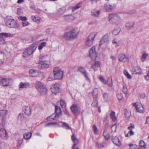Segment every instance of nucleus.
<instances>
[{
  "instance_id": "obj_55",
  "label": "nucleus",
  "mask_w": 149,
  "mask_h": 149,
  "mask_svg": "<svg viewBox=\"0 0 149 149\" xmlns=\"http://www.w3.org/2000/svg\"><path fill=\"white\" fill-rule=\"evenodd\" d=\"M62 127H65L66 129L69 130L70 129V127L68 125L65 123H63Z\"/></svg>"
},
{
  "instance_id": "obj_43",
  "label": "nucleus",
  "mask_w": 149,
  "mask_h": 149,
  "mask_svg": "<svg viewBox=\"0 0 149 149\" xmlns=\"http://www.w3.org/2000/svg\"><path fill=\"white\" fill-rule=\"evenodd\" d=\"M30 53V52H28L26 49L24 52L23 56L24 58L27 57L31 55Z\"/></svg>"
},
{
  "instance_id": "obj_9",
  "label": "nucleus",
  "mask_w": 149,
  "mask_h": 149,
  "mask_svg": "<svg viewBox=\"0 0 149 149\" xmlns=\"http://www.w3.org/2000/svg\"><path fill=\"white\" fill-rule=\"evenodd\" d=\"M78 70L83 74L86 79L89 82L91 81L90 79L89 78L88 74L86 70L83 67L80 66L78 68Z\"/></svg>"
},
{
  "instance_id": "obj_12",
  "label": "nucleus",
  "mask_w": 149,
  "mask_h": 149,
  "mask_svg": "<svg viewBox=\"0 0 149 149\" xmlns=\"http://www.w3.org/2000/svg\"><path fill=\"white\" fill-rule=\"evenodd\" d=\"M51 89L52 93L55 95H56L60 92L59 88L57 85H53L51 87Z\"/></svg>"
},
{
  "instance_id": "obj_62",
  "label": "nucleus",
  "mask_w": 149,
  "mask_h": 149,
  "mask_svg": "<svg viewBox=\"0 0 149 149\" xmlns=\"http://www.w3.org/2000/svg\"><path fill=\"white\" fill-rule=\"evenodd\" d=\"M18 18L19 19H20L22 21H24L27 20V18L25 17L19 16V17H18Z\"/></svg>"
},
{
  "instance_id": "obj_42",
  "label": "nucleus",
  "mask_w": 149,
  "mask_h": 149,
  "mask_svg": "<svg viewBox=\"0 0 149 149\" xmlns=\"http://www.w3.org/2000/svg\"><path fill=\"white\" fill-rule=\"evenodd\" d=\"M65 11V9L64 8H61L59 9L57 11V13L59 15L63 14Z\"/></svg>"
},
{
  "instance_id": "obj_1",
  "label": "nucleus",
  "mask_w": 149,
  "mask_h": 149,
  "mask_svg": "<svg viewBox=\"0 0 149 149\" xmlns=\"http://www.w3.org/2000/svg\"><path fill=\"white\" fill-rule=\"evenodd\" d=\"M79 31L78 28H74L72 30L65 33L63 38L68 40H72L76 38L79 35Z\"/></svg>"
},
{
  "instance_id": "obj_63",
  "label": "nucleus",
  "mask_w": 149,
  "mask_h": 149,
  "mask_svg": "<svg viewBox=\"0 0 149 149\" xmlns=\"http://www.w3.org/2000/svg\"><path fill=\"white\" fill-rule=\"evenodd\" d=\"M127 88L125 86H123V87L122 91L123 92L125 93L126 94L127 92Z\"/></svg>"
},
{
  "instance_id": "obj_48",
  "label": "nucleus",
  "mask_w": 149,
  "mask_h": 149,
  "mask_svg": "<svg viewBox=\"0 0 149 149\" xmlns=\"http://www.w3.org/2000/svg\"><path fill=\"white\" fill-rule=\"evenodd\" d=\"M60 104L62 107L63 108H66V104L64 100H60Z\"/></svg>"
},
{
  "instance_id": "obj_54",
  "label": "nucleus",
  "mask_w": 149,
  "mask_h": 149,
  "mask_svg": "<svg viewBox=\"0 0 149 149\" xmlns=\"http://www.w3.org/2000/svg\"><path fill=\"white\" fill-rule=\"evenodd\" d=\"M93 130L94 133L97 134H98V130L97 127L95 125H93Z\"/></svg>"
},
{
  "instance_id": "obj_44",
  "label": "nucleus",
  "mask_w": 149,
  "mask_h": 149,
  "mask_svg": "<svg viewBox=\"0 0 149 149\" xmlns=\"http://www.w3.org/2000/svg\"><path fill=\"white\" fill-rule=\"evenodd\" d=\"M98 90L97 88H95L93 91L92 93V95L94 98L97 97L98 93Z\"/></svg>"
},
{
  "instance_id": "obj_3",
  "label": "nucleus",
  "mask_w": 149,
  "mask_h": 149,
  "mask_svg": "<svg viewBox=\"0 0 149 149\" xmlns=\"http://www.w3.org/2000/svg\"><path fill=\"white\" fill-rule=\"evenodd\" d=\"M108 21L111 23L116 24H120L122 21V19L120 13L109 14L108 17Z\"/></svg>"
},
{
  "instance_id": "obj_34",
  "label": "nucleus",
  "mask_w": 149,
  "mask_h": 149,
  "mask_svg": "<svg viewBox=\"0 0 149 149\" xmlns=\"http://www.w3.org/2000/svg\"><path fill=\"white\" fill-rule=\"evenodd\" d=\"M93 41L87 38L85 42L86 46L88 47H91L93 44Z\"/></svg>"
},
{
  "instance_id": "obj_31",
  "label": "nucleus",
  "mask_w": 149,
  "mask_h": 149,
  "mask_svg": "<svg viewBox=\"0 0 149 149\" xmlns=\"http://www.w3.org/2000/svg\"><path fill=\"white\" fill-rule=\"evenodd\" d=\"M96 34L97 33L96 32H92L88 36V37L87 38L90 39V40L93 41V40L95 38Z\"/></svg>"
},
{
  "instance_id": "obj_20",
  "label": "nucleus",
  "mask_w": 149,
  "mask_h": 149,
  "mask_svg": "<svg viewBox=\"0 0 149 149\" xmlns=\"http://www.w3.org/2000/svg\"><path fill=\"white\" fill-rule=\"evenodd\" d=\"M23 110L24 113L28 116L30 115L31 114V110L30 107L29 106H24Z\"/></svg>"
},
{
  "instance_id": "obj_8",
  "label": "nucleus",
  "mask_w": 149,
  "mask_h": 149,
  "mask_svg": "<svg viewBox=\"0 0 149 149\" xmlns=\"http://www.w3.org/2000/svg\"><path fill=\"white\" fill-rule=\"evenodd\" d=\"M90 57L92 60H95L97 57L96 52L95 51V47L93 46L90 49L89 51Z\"/></svg>"
},
{
  "instance_id": "obj_32",
  "label": "nucleus",
  "mask_w": 149,
  "mask_h": 149,
  "mask_svg": "<svg viewBox=\"0 0 149 149\" xmlns=\"http://www.w3.org/2000/svg\"><path fill=\"white\" fill-rule=\"evenodd\" d=\"M114 6H113L110 4H105L104 6V9L107 11H111L113 8Z\"/></svg>"
},
{
  "instance_id": "obj_61",
  "label": "nucleus",
  "mask_w": 149,
  "mask_h": 149,
  "mask_svg": "<svg viewBox=\"0 0 149 149\" xmlns=\"http://www.w3.org/2000/svg\"><path fill=\"white\" fill-rule=\"evenodd\" d=\"M117 98L119 100H121L123 98V95L122 94H118L117 95Z\"/></svg>"
},
{
  "instance_id": "obj_14",
  "label": "nucleus",
  "mask_w": 149,
  "mask_h": 149,
  "mask_svg": "<svg viewBox=\"0 0 149 149\" xmlns=\"http://www.w3.org/2000/svg\"><path fill=\"white\" fill-rule=\"evenodd\" d=\"M37 45L35 43H33L29 46L27 49L28 52H30V54H31L36 50L37 48Z\"/></svg>"
},
{
  "instance_id": "obj_60",
  "label": "nucleus",
  "mask_w": 149,
  "mask_h": 149,
  "mask_svg": "<svg viewBox=\"0 0 149 149\" xmlns=\"http://www.w3.org/2000/svg\"><path fill=\"white\" fill-rule=\"evenodd\" d=\"M22 24L23 26H28L29 25V23L26 20L25 21H23Z\"/></svg>"
},
{
  "instance_id": "obj_25",
  "label": "nucleus",
  "mask_w": 149,
  "mask_h": 149,
  "mask_svg": "<svg viewBox=\"0 0 149 149\" xmlns=\"http://www.w3.org/2000/svg\"><path fill=\"white\" fill-rule=\"evenodd\" d=\"M29 74L31 76L35 77L37 76L38 75V72L35 70L31 69L29 71Z\"/></svg>"
},
{
  "instance_id": "obj_59",
  "label": "nucleus",
  "mask_w": 149,
  "mask_h": 149,
  "mask_svg": "<svg viewBox=\"0 0 149 149\" xmlns=\"http://www.w3.org/2000/svg\"><path fill=\"white\" fill-rule=\"evenodd\" d=\"M112 42L113 44H116L117 46H118L120 44V42L118 41L116 39H114L112 41Z\"/></svg>"
},
{
  "instance_id": "obj_5",
  "label": "nucleus",
  "mask_w": 149,
  "mask_h": 149,
  "mask_svg": "<svg viewBox=\"0 0 149 149\" xmlns=\"http://www.w3.org/2000/svg\"><path fill=\"white\" fill-rule=\"evenodd\" d=\"M35 86L40 95H44L46 94L47 90L43 83L39 81H37L36 82Z\"/></svg>"
},
{
  "instance_id": "obj_7",
  "label": "nucleus",
  "mask_w": 149,
  "mask_h": 149,
  "mask_svg": "<svg viewBox=\"0 0 149 149\" xmlns=\"http://www.w3.org/2000/svg\"><path fill=\"white\" fill-rule=\"evenodd\" d=\"M0 83L4 86H9L12 84L13 81L10 79L1 78Z\"/></svg>"
},
{
  "instance_id": "obj_16",
  "label": "nucleus",
  "mask_w": 149,
  "mask_h": 149,
  "mask_svg": "<svg viewBox=\"0 0 149 149\" xmlns=\"http://www.w3.org/2000/svg\"><path fill=\"white\" fill-rule=\"evenodd\" d=\"M113 143L117 146H119L121 145V143L118 138L116 136H113L112 139Z\"/></svg>"
},
{
  "instance_id": "obj_35",
  "label": "nucleus",
  "mask_w": 149,
  "mask_h": 149,
  "mask_svg": "<svg viewBox=\"0 0 149 149\" xmlns=\"http://www.w3.org/2000/svg\"><path fill=\"white\" fill-rule=\"evenodd\" d=\"M120 31V28L119 27H117L113 30L112 33L114 35H117Z\"/></svg>"
},
{
  "instance_id": "obj_28",
  "label": "nucleus",
  "mask_w": 149,
  "mask_h": 149,
  "mask_svg": "<svg viewBox=\"0 0 149 149\" xmlns=\"http://www.w3.org/2000/svg\"><path fill=\"white\" fill-rule=\"evenodd\" d=\"M14 34L8 33H0V37H13L14 36Z\"/></svg>"
},
{
  "instance_id": "obj_52",
  "label": "nucleus",
  "mask_w": 149,
  "mask_h": 149,
  "mask_svg": "<svg viewBox=\"0 0 149 149\" xmlns=\"http://www.w3.org/2000/svg\"><path fill=\"white\" fill-rule=\"evenodd\" d=\"M139 146L141 147H146V145L144 142L142 140H141L139 141Z\"/></svg>"
},
{
  "instance_id": "obj_58",
  "label": "nucleus",
  "mask_w": 149,
  "mask_h": 149,
  "mask_svg": "<svg viewBox=\"0 0 149 149\" xmlns=\"http://www.w3.org/2000/svg\"><path fill=\"white\" fill-rule=\"evenodd\" d=\"M97 101L96 99H95L93 101L92 104V106L93 107H96L97 105Z\"/></svg>"
},
{
  "instance_id": "obj_17",
  "label": "nucleus",
  "mask_w": 149,
  "mask_h": 149,
  "mask_svg": "<svg viewBox=\"0 0 149 149\" xmlns=\"http://www.w3.org/2000/svg\"><path fill=\"white\" fill-rule=\"evenodd\" d=\"M118 59V60L121 62L124 63L127 61L128 58L125 54H120L119 55Z\"/></svg>"
},
{
  "instance_id": "obj_4",
  "label": "nucleus",
  "mask_w": 149,
  "mask_h": 149,
  "mask_svg": "<svg viewBox=\"0 0 149 149\" xmlns=\"http://www.w3.org/2000/svg\"><path fill=\"white\" fill-rule=\"evenodd\" d=\"M4 21L6 26L9 28H17L19 26L16 21L11 16L6 17Z\"/></svg>"
},
{
  "instance_id": "obj_6",
  "label": "nucleus",
  "mask_w": 149,
  "mask_h": 149,
  "mask_svg": "<svg viewBox=\"0 0 149 149\" xmlns=\"http://www.w3.org/2000/svg\"><path fill=\"white\" fill-rule=\"evenodd\" d=\"M109 34L108 33H107L101 39L99 45V46H102L103 48L107 47L109 44Z\"/></svg>"
},
{
  "instance_id": "obj_40",
  "label": "nucleus",
  "mask_w": 149,
  "mask_h": 149,
  "mask_svg": "<svg viewBox=\"0 0 149 149\" xmlns=\"http://www.w3.org/2000/svg\"><path fill=\"white\" fill-rule=\"evenodd\" d=\"M103 135L106 140H107L109 138V135L106 130H105L104 131Z\"/></svg>"
},
{
  "instance_id": "obj_45",
  "label": "nucleus",
  "mask_w": 149,
  "mask_h": 149,
  "mask_svg": "<svg viewBox=\"0 0 149 149\" xmlns=\"http://www.w3.org/2000/svg\"><path fill=\"white\" fill-rule=\"evenodd\" d=\"M18 120L20 121H22L24 119V114L23 113H20L18 114Z\"/></svg>"
},
{
  "instance_id": "obj_19",
  "label": "nucleus",
  "mask_w": 149,
  "mask_h": 149,
  "mask_svg": "<svg viewBox=\"0 0 149 149\" xmlns=\"http://www.w3.org/2000/svg\"><path fill=\"white\" fill-rule=\"evenodd\" d=\"M30 86V84L29 82H21L19 84L18 87L20 88H28Z\"/></svg>"
},
{
  "instance_id": "obj_21",
  "label": "nucleus",
  "mask_w": 149,
  "mask_h": 149,
  "mask_svg": "<svg viewBox=\"0 0 149 149\" xmlns=\"http://www.w3.org/2000/svg\"><path fill=\"white\" fill-rule=\"evenodd\" d=\"M132 71L133 73L135 74H140L141 72V69L138 66L133 67Z\"/></svg>"
},
{
  "instance_id": "obj_33",
  "label": "nucleus",
  "mask_w": 149,
  "mask_h": 149,
  "mask_svg": "<svg viewBox=\"0 0 149 149\" xmlns=\"http://www.w3.org/2000/svg\"><path fill=\"white\" fill-rule=\"evenodd\" d=\"M107 84L109 87H111L113 86V82L111 77H109L107 79Z\"/></svg>"
},
{
  "instance_id": "obj_23",
  "label": "nucleus",
  "mask_w": 149,
  "mask_h": 149,
  "mask_svg": "<svg viewBox=\"0 0 149 149\" xmlns=\"http://www.w3.org/2000/svg\"><path fill=\"white\" fill-rule=\"evenodd\" d=\"M32 20L34 22L36 23L39 22L41 20V18L37 15H32L31 17Z\"/></svg>"
},
{
  "instance_id": "obj_22",
  "label": "nucleus",
  "mask_w": 149,
  "mask_h": 149,
  "mask_svg": "<svg viewBox=\"0 0 149 149\" xmlns=\"http://www.w3.org/2000/svg\"><path fill=\"white\" fill-rule=\"evenodd\" d=\"M134 23L133 22H129L126 23L125 26L126 29L128 30L132 29L134 27Z\"/></svg>"
},
{
  "instance_id": "obj_36",
  "label": "nucleus",
  "mask_w": 149,
  "mask_h": 149,
  "mask_svg": "<svg viewBox=\"0 0 149 149\" xmlns=\"http://www.w3.org/2000/svg\"><path fill=\"white\" fill-rule=\"evenodd\" d=\"M31 135L32 134L31 132L25 133L24 134V138L25 139H29L31 137Z\"/></svg>"
},
{
  "instance_id": "obj_38",
  "label": "nucleus",
  "mask_w": 149,
  "mask_h": 149,
  "mask_svg": "<svg viewBox=\"0 0 149 149\" xmlns=\"http://www.w3.org/2000/svg\"><path fill=\"white\" fill-rule=\"evenodd\" d=\"M47 45V43L45 42H43L41 43L39 45L38 49L39 50H41L45 46Z\"/></svg>"
},
{
  "instance_id": "obj_39",
  "label": "nucleus",
  "mask_w": 149,
  "mask_h": 149,
  "mask_svg": "<svg viewBox=\"0 0 149 149\" xmlns=\"http://www.w3.org/2000/svg\"><path fill=\"white\" fill-rule=\"evenodd\" d=\"M115 112L112 111L111 113L110 114V116L111 118L114 121H115L117 120V118L115 116Z\"/></svg>"
},
{
  "instance_id": "obj_56",
  "label": "nucleus",
  "mask_w": 149,
  "mask_h": 149,
  "mask_svg": "<svg viewBox=\"0 0 149 149\" xmlns=\"http://www.w3.org/2000/svg\"><path fill=\"white\" fill-rule=\"evenodd\" d=\"M117 128V125L115 124L112 126L111 129L112 132H115L116 131Z\"/></svg>"
},
{
  "instance_id": "obj_41",
  "label": "nucleus",
  "mask_w": 149,
  "mask_h": 149,
  "mask_svg": "<svg viewBox=\"0 0 149 149\" xmlns=\"http://www.w3.org/2000/svg\"><path fill=\"white\" fill-rule=\"evenodd\" d=\"M99 14V11L97 10H92L91 13L92 15H94L95 17H97Z\"/></svg>"
},
{
  "instance_id": "obj_50",
  "label": "nucleus",
  "mask_w": 149,
  "mask_h": 149,
  "mask_svg": "<svg viewBox=\"0 0 149 149\" xmlns=\"http://www.w3.org/2000/svg\"><path fill=\"white\" fill-rule=\"evenodd\" d=\"M6 145L2 141H0V149H4L6 148Z\"/></svg>"
},
{
  "instance_id": "obj_26",
  "label": "nucleus",
  "mask_w": 149,
  "mask_h": 149,
  "mask_svg": "<svg viewBox=\"0 0 149 149\" xmlns=\"http://www.w3.org/2000/svg\"><path fill=\"white\" fill-rule=\"evenodd\" d=\"M55 111L56 114L58 115L59 116H61V111L60 107L57 106H55Z\"/></svg>"
},
{
  "instance_id": "obj_2",
  "label": "nucleus",
  "mask_w": 149,
  "mask_h": 149,
  "mask_svg": "<svg viewBox=\"0 0 149 149\" xmlns=\"http://www.w3.org/2000/svg\"><path fill=\"white\" fill-rule=\"evenodd\" d=\"M53 72V77H52V74H50L49 77L47 79V81H50L54 79H60L62 78L64 72L59 67H54Z\"/></svg>"
},
{
  "instance_id": "obj_18",
  "label": "nucleus",
  "mask_w": 149,
  "mask_h": 149,
  "mask_svg": "<svg viewBox=\"0 0 149 149\" xmlns=\"http://www.w3.org/2000/svg\"><path fill=\"white\" fill-rule=\"evenodd\" d=\"M7 114L6 110L5 109H0V118L3 120L6 119V116Z\"/></svg>"
},
{
  "instance_id": "obj_57",
  "label": "nucleus",
  "mask_w": 149,
  "mask_h": 149,
  "mask_svg": "<svg viewBox=\"0 0 149 149\" xmlns=\"http://www.w3.org/2000/svg\"><path fill=\"white\" fill-rule=\"evenodd\" d=\"M146 73L147 75L145 76L144 78L146 80L149 81V70L147 71Z\"/></svg>"
},
{
  "instance_id": "obj_49",
  "label": "nucleus",
  "mask_w": 149,
  "mask_h": 149,
  "mask_svg": "<svg viewBox=\"0 0 149 149\" xmlns=\"http://www.w3.org/2000/svg\"><path fill=\"white\" fill-rule=\"evenodd\" d=\"M99 79L100 81L104 84H107V81L104 77L102 76H101L99 77Z\"/></svg>"
},
{
  "instance_id": "obj_24",
  "label": "nucleus",
  "mask_w": 149,
  "mask_h": 149,
  "mask_svg": "<svg viewBox=\"0 0 149 149\" xmlns=\"http://www.w3.org/2000/svg\"><path fill=\"white\" fill-rule=\"evenodd\" d=\"M64 18L67 21H70L75 19V18L74 16L69 15L64 16Z\"/></svg>"
},
{
  "instance_id": "obj_53",
  "label": "nucleus",
  "mask_w": 149,
  "mask_h": 149,
  "mask_svg": "<svg viewBox=\"0 0 149 149\" xmlns=\"http://www.w3.org/2000/svg\"><path fill=\"white\" fill-rule=\"evenodd\" d=\"M124 74L128 79H130L131 78V76L129 74L127 70H124Z\"/></svg>"
},
{
  "instance_id": "obj_51",
  "label": "nucleus",
  "mask_w": 149,
  "mask_h": 149,
  "mask_svg": "<svg viewBox=\"0 0 149 149\" xmlns=\"http://www.w3.org/2000/svg\"><path fill=\"white\" fill-rule=\"evenodd\" d=\"M130 148V149H138L139 147L138 146L135 145H132L130 144L129 145Z\"/></svg>"
},
{
  "instance_id": "obj_11",
  "label": "nucleus",
  "mask_w": 149,
  "mask_h": 149,
  "mask_svg": "<svg viewBox=\"0 0 149 149\" xmlns=\"http://www.w3.org/2000/svg\"><path fill=\"white\" fill-rule=\"evenodd\" d=\"M0 136L4 139H6L8 138V134L6 130L3 128L0 129Z\"/></svg>"
},
{
  "instance_id": "obj_37",
  "label": "nucleus",
  "mask_w": 149,
  "mask_h": 149,
  "mask_svg": "<svg viewBox=\"0 0 149 149\" xmlns=\"http://www.w3.org/2000/svg\"><path fill=\"white\" fill-rule=\"evenodd\" d=\"M71 138L72 140L74 143V144L77 145L78 144L79 141L76 137L74 134L72 135Z\"/></svg>"
},
{
  "instance_id": "obj_15",
  "label": "nucleus",
  "mask_w": 149,
  "mask_h": 149,
  "mask_svg": "<svg viewBox=\"0 0 149 149\" xmlns=\"http://www.w3.org/2000/svg\"><path fill=\"white\" fill-rule=\"evenodd\" d=\"M40 64L42 65L41 68H48L50 65V62L49 61H45L40 62Z\"/></svg>"
},
{
  "instance_id": "obj_47",
  "label": "nucleus",
  "mask_w": 149,
  "mask_h": 149,
  "mask_svg": "<svg viewBox=\"0 0 149 149\" xmlns=\"http://www.w3.org/2000/svg\"><path fill=\"white\" fill-rule=\"evenodd\" d=\"M81 4V3H79L77 4L76 6L73 7L72 8V12H74L76 10L79 9L80 7V5Z\"/></svg>"
},
{
  "instance_id": "obj_46",
  "label": "nucleus",
  "mask_w": 149,
  "mask_h": 149,
  "mask_svg": "<svg viewBox=\"0 0 149 149\" xmlns=\"http://www.w3.org/2000/svg\"><path fill=\"white\" fill-rule=\"evenodd\" d=\"M103 97L104 100L107 102L109 98V96L108 93H104L103 94Z\"/></svg>"
},
{
  "instance_id": "obj_13",
  "label": "nucleus",
  "mask_w": 149,
  "mask_h": 149,
  "mask_svg": "<svg viewBox=\"0 0 149 149\" xmlns=\"http://www.w3.org/2000/svg\"><path fill=\"white\" fill-rule=\"evenodd\" d=\"M133 105L135 106L136 109L138 112L142 113L143 112V108L141 104L134 103L133 104Z\"/></svg>"
},
{
  "instance_id": "obj_64",
  "label": "nucleus",
  "mask_w": 149,
  "mask_h": 149,
  "mask_svg": "<svg viewBox=\"0 0 149 149\" xmlns=\"http://www.w3.org/2000/svg\"><path fill=\"white\" fill-rule=\"evenodd\" d=\"M23 13V11L22 9L20 8H18L17 9V14L18 15H21Z\"/></svg>"
},
{
  "instance_id": "obj_27",
  "label": "nucleus",
  "mask_w": 149,
  "mask_h": 149,
  "mask_svg": "<svg viewBox=\"0 0 149 149\" xmlns=\"http://www.w3.org/2000/svg\"><path fill=\"white\" fill-rule=\"evenodd\" d=\"M100 63L97 61L92 65V68H93L95 71L97 70L98 68L100 67Z\"/></svg>"
},
{
  "instance_id": "obj_10",
  "label": "nucleus",
  "mask_w": 149,
  "mask_h": 149,
  "mask_svg": "<svg viewBox=\"0 0 149 149\" xmlns=\"http://www.w3.org/2000/svg\"><path fill=\"white\" fill-rule=\"evenodd\" d=\"M71 110L72 112L75 115H77L79 114L80 110L77 105L74 104L70 107Z\"/></svg>"
},
{
  "instance_id": "obj_30",
  "label": "nucleus",
  "mask_w": 149,
  "mask_h": 149,
  "mask_svg": "<svg viewBox=\"0 0 149 149\" xmlns=\"http://www.w3.org/2000/svg\"><path fill=\"white\" fill-rule=\"evenodd\" d=\"M149 56V54L146 53H143L142 55V56L141 58V61L142 62L145 61L147 58Z\"/></svg>"
},
{
  "instance_id": "obj_29",
  "label": "nucleus",
  "mask_w": 149,
  "mask_h": 149,
  "mask_svg": "<svg viewBox=\"0 0 149 149\" xmlns=\"http://www.w3.org/2000/svg\"><path fill=\"white\" fill-rule=\"evenodd\" d=\"M60 116L54 113L52 114L49 117H48L47 119H54L55 120H57Z\"/></svg>"
}]
</instances>
